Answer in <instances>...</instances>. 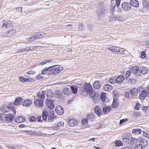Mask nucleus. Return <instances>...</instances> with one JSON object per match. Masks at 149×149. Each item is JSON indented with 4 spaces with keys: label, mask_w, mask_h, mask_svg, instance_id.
<instances>
[{
    "label": "nucleus",
    "mask_w": 149,
    "mask_h": 149,
    "mask_svg": "<svg viewBox=\"0 0 149 149\" xmlns=\"http://www.w3.org/2000/svg\"><path fill=\"white\" fill-rule=\"evenodd\" d=\"M45 93L43 91L40 92L37 95L38 99H36L34 102L35 104L37 107H41L43 106V100L45 98Z\"/></svg>",
    "instance_id": "nucleus-1"
},
{
    "label": "nucleus",
    "mask_w": 149,
    "mask_h": 149,
    "mask_svg": "<svg viewBox=\"0 0 149 149\" xmlns=\"http://www.w3.org/2000/svg\"><path fill=\"white\" fill-rule=\"evenodd\" d=\"M0 110L3 112H9L10 110L14 112L15 113V109L14 106L11 104H9L7 106L3 105L0 108Z\"/></svg>",
    "instance_id": "nucleus-2"
},
{
    "label": "nucleus",
    "mask_w": 149,
    "mask_h": 149,
    "mask_svg": "<svg viewBox=\"0 0 149 149\" xmlns=\"http://www.w3.org/2000/svg\"><path fill=\"white\" fill-rule=\"evenodd\" d=\"M109 50L116 54H123L124 53V48H120L116 46H109L108 47Z\"/></svg>",
    "instance_id": "nucleus-3"
},
{
    "label": "nucleus",
    "mask_w": 149,
    "mask_h": 149,
    "mask_svg": "<svg viewBox=\"0 0 149 149\" xmlns=\"http://www.w3.org/2000/svg\"><path fill=\"white\" fill-rule=\"evenodd\" d=\"M40 33L36 32L29 37L28 38V40L30 42L34 41L35 40L41 38L40 37Z\"/></svg>",
    "instance_id": "nucleus-4"
},
{
    "label": "nucleus",
    "mask_w": 149,
    "mask_h": 149,
    "mask_svg": "<svg viewBox=\"0 0 149 149\" xmlns=\"http://www.w3.org/2000/svg\"><path fill=\"white\" fill-rule=\"evenodd\" d=\"M84 89L85 92L87 93L91 94L92 92L93 88L90 83H85L84 85Z\"/></svg>",
    "instance_id": "nucleus-5"
},
{
    "label": "nucleus",
    "mask_w": 149,
    "mask_h": 149,
    "mask_svg": "<svg viewBox=\"0 0 149 149\" xmlns=\"http://www.w3.org/2000/svg\"><path fill=\"white\" fill-rule=\"evenodd\" d=\"M45 104L50 109H52L54 107V101L50 98H47L46 99Z\"/></svg>",
    "instance_id": "nucleus-6"
},
{
    "label": "nucleus",
    "mask_w": 149,
    "mask_h": 149,
    "mask_svg": "<svg viewBox=\"0 0 149 149\" xmlns=\"http://www.w3.org/2000/svg\"><path fill=\"white\" fill-rule=\"evenodd\" d=\"M123 141L126 144H129L131 141V136L130 135L127 134H124L122 136Z\"/></svg>",
    "instance_id": "nucleus-7"
},
{
    "label": "nucleus",
    "mask_w": 149,
    "mask_h": 149,
    "mask_svg": "<svg viewBox=\"0 0 149 149\" xmlns=\"http://www.w3.org/2000/svg\"><path fill=\"white\" fill-rule=\"evenodd\" d=\"M97 13L98 14L99 19H100L102 17L105 15L106 13V11L105 9L101 8L97 10Z\"/></svg>",
    "instance_id": "nucleus-8"
},
{
    "label": "nucleus",
    "mask_w": 149,
    "mask_h": 149,
    "mask_svg": "<svg viewBox=\"0 0 149 149\" xmlns=\"http://www.w3.org/2000/svg\"><path fill=\"white\" fill-rule=\"evenodd\" d=\"M125 79V77L124 75H120L116 78V83L118 84H121L123 82Z\"/></svg>",
    "instance_id": "nucleus-9"
},
{
    "label": "nucleus",
    "mask_w": 149,
    "mask_h": 149,
    "mask_svg": "<svg viewBox=\"0 0 149 149\" xmlns=\"http://www.w3.org/2000/svg\"><path fill=\"white\" fill-rule=\"evenodd\" d=\"M121 6L122 8L125 11H128L131 8L129 3L127 2H123Z\"/></svg>",
    "instance_id": "nucleus-10"
},
{
    "label": "nucleus",
    "mask_w": 149,
    "mask_h": 149,
    "mask_svg": "<svg viewBox=\"0 0 149 149\" xmlns=\"http://www.w3.org/2000/svg\"><path fill=\"white\" fill-rule=\"evenodd\" d=\"M55 111L59 115H62L64 113V110L63 107L60 105H58L56 107Z\"/></svg>",
    "instance_id": "nucleus-11"
},
{
    "label": "nucleus",
    "mask_w": 149,
    "mask_h": 149,
    "mask_svg": "<svg viewBox=\"0 0 149 149\" xmlns=\"http://www.w3.org/2000/svg\"><path fill=\"white\" fill-rule=\"evenodd\" d=\"M138 87L137 88H134L130 90L129 91L130 94L132 96H135L137 95L138 93V90L140 89Z\"/></svg>",
    "instance_id": "nucleus-12"
},
{
    "label": "nucleus",
    "mask_w": 149,
    "mask_h": 149,
    "mask_svg": "<svg viewBox=\"0 0 149 149\" xmlns=\"http://www.w3.org/2000/svg\"><path fill=\"white\" fill-rule=\"evenodd\" d=\"M147 95L146 90H143L141 91L139 93V98L141 100H143L145 99Z\"/></svg>",
    "instance_id": "nucleus-13"
},
{
    "label": "nucleus",
    "mask_w": 149,
    "mask_h": 149,
    "mask_svg": "<svg viewBox=\"0 0 149 149\" xmlns=\"http://www.w3.org/2000/svg\"><path fill=\"white\" fill-rule=\"evenodd\" d=\"M25 118L23 116H19L15 118V122L18 123H22L25 121Z\"/></svg>",
    "instance_id": "nucleus-14"
},
{
    "label": "nucleus",
    "mask_w": 149,
    "mask_h": 149,
    "mask_svg": "<svg viewBox=\"0 0 149 149\" xmlns=\"http://www.w3.org/2000/svg\"><path fill=\"white\" fill-rule=\"evenodd\" d=\"M6 120L9 122L13 121L14 118V116L11 113L6 115Z\"/></svg>",
    "instance_id": "nucleus-15"
},
{
    "label": "nucleus",
    "mask_w": 149,
    "mask_h": 149,
    "mask_svg": "<svg viewBox=\"0 0 149 149\" xmlns=\"http://www.w3.org/2000/svg\"><path fill=\"white\" fill-rule=\"evenodd\" d=\"M16 33V31L14 29H12L8 32H6L4 35L6 37H10L13 36Z\"/></svg>",
    "instance_id": "nucleus-16"
},
{
    "label": "nucleus",
    "mask_w": 149,
    "mask_h": 149,
    "mask_svg": "<svg viewBox=\"0 0 149 149\" xmlns=\"http://www.w3.org/2000/svg\"><path fill=\"white\" fill-rule=\"evenodd\" d=\"M96 116L93 114L90 113L87 116V118L88 120L91 122L94 121L95 120Z\"/></svg>",
    "instance_id": "nucleus-17"
},
{
    "label": "nucleus",
    "mask_w": 149,
    "mask_h": 149,
    "mask_svg": "<svg viewBox=\"0 0 149 149\" xmlns=\"http://www.w3.org/2000/svg\"><path fill=\"white\" fill-rule=\"evenodd\" d=\"M139 70V67L137 66L133 67L131 68V70L133 74L137 77L139 76L137 75V73Z\"/></svg>",
    "instance_id": "nucleus-18"
},
{
    "label": "nucleus",
    "mask_w": 149,
    "mask_h": 149,
    "mask_svg": "<svg viewBox=\"0 0 149 149\" xmlns=\"http://www.w3.org/2000/svg\"><path fill=\"white\" fill-rule=\"evenodd\" d=\"M68 123L70 126L73 127L77 125V122L75 119H71L69 120Z\"/></svg>",
    "instance_id": "nucleus-19"
},
{
    "label": "nucleus",
    "mask_w": 149,
    "mask_h": 149,
    "mask_svg": "<svg viewBox=\"0 0 149 149\" xmlns=\"http://www.w3.org/2000/svg\"><path fill=\"white\" fill-rule=\"evenodd\" d=\"M130 5L134 7H137L139 6V3L136 0H131L130 1Z\"/></svg>",
    "instance_id": "nucleus-20"
},
{
    "label": "nucleus",
    "mask_w": 149,
    "mask_h": 149,
    "mask_svg": "<svg viewBox=\"0 0 149 149\" xmlns=\"http://www.w3.org/2000/svg\"><path fill=\"white\" fill-rule=\"evenodd\" d=\"M22 101V98L19 97H17L14 103V104L15 106H17L20 104Z\"/></svg>",
    "instance_id": "nucleus-21"
},
{
    "label": "nucleus",
    "mask_w": 149,
    "mask_h": 149,
    "mask_svg": "<svg viewBox=\"0 0 149 149\" xmlns=\"http://www.w3.org/2000/svg\"><path fill=\"white\" fill-rule=\"evenodd\" d=\"M95 112L99 116H100L102 113L100 108L98 106H96L94 108Z\"/></svg>",
    "instance_id": "nucleus-22"
},
{
    "label": "nucleus",
    "mask_w": 149,
    "mask_h": 149,
    "mask_svg": "<svg viewBox=\"0 0 149 149\" xmlns=\"http://www.w3.org/2000/svg\"><path fill=\"white\" fill-rule=\"evenodd\" d=\"M93 87L96 89H99L101 87L100 83L97 81H95L93 84Z\"/></svg>",
    "instance_id": "nucleus-23"
},
{
    "label": "nucleus",
    "mask_w": 149,
    "mask_h": 149,
    "mask_svg": "<svg viewBox=\"0 0 149 149\" xmlns=\"http://www.w3.org/2000/svg\"><path fill=\"white\" fill-rule=\"evenodd\" d=\"M47 115L48 121L53 120V119L56 117L54 115V112L53 111L50 112L49 114H47Z\"/></svg>",
    "instance_id": "nucleus-24"
},
{
    "label": "nucleus",
    "mask_w": 149,
    "mask_h": 149,
    "mask_svg": "<svg viewBox=\"0 0 149 149\" xmlns=\"http://www.w3.org/2000/svg\"><path fill=\"white\" fill-rule=\"evenodd\" d=\"M148 70L144 66H141L139 68V72L143 74H147L148 72Z\"/></svg>",
    "instance_id": "nucleus-25"
},
{
    "label": "nucleus",
    "mask_w": 149,
    "mask_h": 149,
    "mask_svg": "<svg viewBox=\"0 0 149 149\" xmlns=\"http://www.w3.org/2000/svg\"><path fill=\"white\" fill-rule=\"evenodd\" d=\"M103 88L104 91H109L112 89V87L111 85L109 84H106L104 85Z\"/></svg>",
    "instance_id": "nucleus-26"
},
{
    "label": "nucleus",
    "mask_w": 149,
    "mask_h": 149,
    "mask_svg": "<svg viewBox=\"0 0 149 149\" xmlns=\"http://www.w3.org/2000/svg\"><path fill=\"white\" fill-rule=\"evenodd\" d=\"M32 103L31 100H26L24 101L22 103L23 105L26 107H28L31 105Z\"/></svg>",
    "instance_id": "nucleus-27"
},
{
    "label": "nucleus",
    "mask_w": 149,
    "mask_h": 149,
    "mask_svg": "<svg viewBox=\"0 0 149 149\" xmlns=\"http://www.w3.org/2000/svg\"><path fill=\"white\" fill-rule=\"evenodd\" d=\"M143 148L146 147L148 146V143L147 141L145 139H143L141 140L140 142V144Z\"/></svg>",
    "instance_id": "nucleus-28"
},
{
    "label": "nucleus",
    "mask_w": 149,
    "mask_h": 149,
    "mask_svg": "<svg viewBox=\"0 0 149 149\" xmlns=\"http://www.w3.org/2000/svg\"><path fill=\"white\" fill-rule=\"evenodd\" d=\"M141 130L139 129H133L132 130V133L135 135L139 134L141 133Z\"/></svg>",
    "instance_id": "nucleus-29"
},
{
    "label": "nucleus",
    "mask_w": 149,
    "mask_h": 149,
    "mask_svg": "<svg viewBox=\"0 0 149 149\" xmlns=\"http://www.w3.org/2000/svg\"><path fill=\"white\" fill-rule=\"evenodd\" d=\"M72 93L74 94L77 93L78 88L77 87L74 86H72L70 87Z\"/></svg>",
    "instance_id": "nucleus-30"
},
{
    "label": "nucleus",
    "mask_w": 149,
    "mask_h": 149,
    "mask_svg": "<svg viewBox=\"0 0 149 149\" xmlns=\"http://www.w3.org/2000/svg\"><path fill=\"white\" fill-rule=\"evenodd\" d=\"M54 93L53 91L51 90H48L46 93L47 96L49 98L52 97L54 96Z\"/></svg>",
    "instance_id": "nucleus-31"
},
{
    "label": "nucleus",
    "mask_w": 149,
    "mask_h": 149,
    "mask_svg": "<svg viewBox=\"0 0 149 149\" xmlns=\"http://www.w3.org/2000/svg\"><path fill=\"white\" fill-rule=\"evenodd\" d=\"M111 110V108L107 106L104 107L102 109V111L104 113L109 112Z\"/></svg>",
    "instance_id": "nucleus-32"
},
{
    "label": "nucleus",
    "mask_w": 149,
    "mask_h": 149,
    "mask_svg": "<svg viewBox=\"0 0 149 149\" xmlns=\"http://www.w3.org/2000/svg\"><path fill=\"white\" fill-rule=\"evenodd\" d=\"M58 67L56 68V69L52 72V75L56 74L58 73L61 72V70L59 68V66Z\"/></svg>",
    "instance_id": "nucleus-33"
},
{
    "label": "nucleus",
    "mask_w": 149,
    "mask_h": 149,
    "mask_svg": "<svg viewBox=\"0 0 149 149\" xmlns=\"http://www.w3.org/2000/svg\"><path fill=\"white\" fill-rule=\"evenodd\" d=\"M47 116V111H43L42 113V119L45 120H46Z\"/></svg>",
    "instance_id": "nucleus-34"
},
{
    "label": "nucleus",
    "mask_w": 149,
    "mask_h": 149,
    "mask_svg": "<svg viewBox=\"0 0 149 149\" xmlns=\"http://www.w3.org/2000/svg\"><path fill=\"white\" fill-rule=\"evenodd\" d=\"M7 147L10 149H20L22 148L21 146H7Z\"/></svg>",
    "instance_id": "nucleus-35"
},
{
    "label": "nucleus",
    "mask_w": 149,
    "mask_h": 149,
    "mask_svg": "<svg viewBox=\"0 0 149 149\" xmlns=\"http://www.w3.org/2000/svg\"><path fill=\"white\" fill-rule=\"evenodd\" d=\"M63 93L66 95H69L70 94L69 89L67 88H65L63 91Z\"/></svg>",
    "instance_id": "nucleus-36"
},
{
    "label": "nucleus",
    "mask_w": 149,
    "mask_h": 149,
    "mask_svg": "<svg viewBox=\"0 0 149 149\" xmlns=\"http://www.w3.org/2000/svg\"><path fill=\"white\" fill-rule=\"evenodd\" d=\"M29 50H31V49H30L29 47H26L24 49H22L18 51V53H21L22 52L24 53V51L29 52Z\"/></svg>",
    "instance_id": "nucleus-37"
},
{
    "label": "nucleus",
    "mask_w": 149,
    "mask_h": 149,
    "mask_svg": "<svg viewBox=\"0 0 149 149\" xmlns=\"http://www.w3.org/2000/svg\"><path fill=\"white\" fill-rule=\"evenodd\" d=\"M62 95V93L59 91L57 90L55 91V95L57 97H60Z\"/></svg>",
    "instance_id": "nucleus-38"
},
{
    "label": "nucleus",
    "mask_w": 149,
    "mask_h": 149,
    "mask_svg": "<svg viewBox=\"0 0 149 149\" xmlns=\"http://www.w3.org/2000/svg\"><path fill=\"white\" fill-rule=\"evenodd\" d=\"M130 140L131 141L129 144H130L131 145H132L133 144H135L137 143V139H136L131 137Z\"/></svg>",
    "instance_id": "nucleus-39"
},
{
    "label": "nucleus",
    "mask_w": 149,
    "mask_h": 149,
    "mask_svg": "<svg viewBox=\"0 0 149 149\" xmlns=\"http://www.w3.org/2000/svg\"><path fill=\"white\" fill-rule=\"evenodd\" d=\"M88 120L87 118L83 119L81 121V123L84 126H86L88 124Z\"/></svg>",
    "instance_id": "nucleus-40"
},
{
    "label": "nucleus",
    "mask_w": 149,
    "mask_h": 149,
    "mask_svg": "<svg viewBox=\"0 0 149 149\" xmlns=\"http://www.w3.org/2000/svg\"><path fill=\"white\" fill-rule=\"evenodd\" d=\"M6 115H5L3 113H1L0 114L1 120L2 121H3L6 120Z\"/></svg>",
    "instance_id": "nucleus-41"
},
{
    "label": "nucleus",
    "mask_w": 149,
    "mask_h": 149,
    "mask_svg": "<svg viewBox=\"0 0 149 149\" xmlns=\"http://www.w3.org/2000/svg\"><path fill=\"white\" fill-rule=\"evenodd\" d=\"M131 71L130 70H127L126 72V73L125 74V79H127L129 77H130V75L131 74Z\"/></svg>",
    "instance_id": "nucleus-42"
},
{
    "label": "nucleus",
    "mask_w": 149,
    "mask_h": 149,
    "mask_svg": "<svg viewBox=\"0 0 149 149\" xmlns=\"http://www.w3.org/2000/svg\"><path fill=\"white\" fill-rule=\"evenodd\" d=\"M109 82L111 84H113L116 83V78L113 77H112L109 79Z\"/></svg>",
    "instance_id": "nucleus-43"
},
{
    "label": "nucleus",
    "mask_w": 149,
    "mask_h": 149,
    "mask_svg": "<svg viewBox=\"0 0 149 149\" xmlns=\"http://www.w3.org/2000/svg\"><path fill=\"white\" fill-rule=\"evenodd\" d=\"M109 19L110 21L115 20L116 19V17L115 15L111 13L109 17Z\"/></svg>",
    "instance_id": "nucleus-44"
},
{
    "label": "nucleus",
    "mask_w": 149,
    "mask_h": 149,
    "mask_svg": "<svg viewBox=\"0 0 149 149\" xmlns=\"http://www.w3.org/2000/svg\"><path fill=\"white\" fill-rule=\"evenodd\" d=\"M115 144L117 147L121 146L123 145V143L120 141H115Z\"/></svg>",
    "instance_id": "nucleus-45"
},
{
    "label": "nucleus",
    "mask_w": 149,
    "mask_h": 149,
    "mask_svg": "<svg viewBox=\"0 0 149 149\" xmlns=\"http://www.w3.org/2000/svg\"><path fill=\"white\" fill-rule=\"evenodd\" d=\"M23 132L24 134L27 135H31L33 134V132L31 131H24Z\"/></svg>",
    "instance_id": "nucleus-46"
},
{
    "label": "nucleus",
    "mask_w": 149,
    "mask_h": 149,
    "mask_svg": "<svg viewBox=\"0 0 149 149\" xmlns=\"http://www.w3.org/2000/svg\"><path fill=\"white\" fill-rule=\"evenodd\" d=\"M136 81V80L134 78H131L128 80V82L130 84L135 83Z\"/></svg>",
    "instance_id": "nucleus-47"
},
{
    "label": "nucleus",
    "mask_w": 149,
    "mask_h": 149,
    "mask_svg": "<svg viewBox=\"0 0 149 149\" xmlns=\"http://www.w3.org/2000/svg\"><path fill=\"white\" fill-rule=\"evenodd\" d=\"M106 94L105 93H102L101 95V100L103 102H104L106 100Z\"/></svg>",
    "instance_id": "nucleus-48"
},
{
    "label": "nucleus",
    "mask_w": 149,
    "mask_h": 149,
    "mask_svg": "<svg viewBox=\"0 0 149 149\" xmlns=\"http://www.w3.org/2000/svg\"><path fill=\"white\" fill-rule=\"evenodd\" d=\"M37 119L36 117L33 116H32L29 118V120L31 122H33L36 121Z\"/></svg>",
    "instance_id": "nucleus-49"
},
{
    "label": "nucleus",
    "mask_w": 149,
    "mask_h": 149,
    "mask_svg": "<svg viewBox=\"0 0 149 149\" xmlns=\"http://www.w3.org/2000/svg\"><path fill=\"white\" fill-rule=\"evenodd\" d=\"M141 105L139 103H137L134 108L135 110H139L141 108Z\"/></svg>",
    "instance_id": "nucleus-50"
},
{
    "label": "nucleus",
    "mask_w": 149,
    "mask_h": 149,
    "mask_svg": "<svg viewBox=\"0 0 149 149\" xmlns=\"http://www.w3.org/2000/svg\"><path fill=\"white\" fill-rule=\"evenodd\" d=\"M143 148L140 144H138L136 146L135 149H143Z\"/></svg>",
    "instance_id": "nucleus-51"
},
{
    "label": "nucleus",
    "mask_w": 149,
    "mask_h": 149,
    "mask_svg": "<svg viewBox=\"0 0 149 149\" xmlns=\"http://www.w3.org/2000/svg\"><path fill=\"white\" fill-rule=\"evenodd\" d=\"M19 80L21 82H26V78H25L22 77H19Z\"/></svg>",
    "instance_id": "nucleus-52"
},
{
    "label": "nucleus",
    "mask_w": 149,
    "mask_h": 149,
    "mask_svg": "<svg viewBox=\"0 0 149 149\" xmlns=\"http://www.w3.org/2000/svg\"><path fill=\"white\" fill-rule=\"evenodd\" d=\"M117 104L114 100H113L112 104V107L113 108H116L117 107Z\"/></svg>",
    "instance_id": "nucleus-53"
},
{
    "label": "nucleus",
    "mask_w": 149,
    "mask_h": 149,
    "mask_svg": "<svg viewBox=\"0 0 149 149\" xmlns=\"http://www.w3.org/2000/svg\"><path fill=\"white\" fill-rule=\"evenodd\" d=\"M130 94V93L129 91H126L125 92V97H127V98H128L130 97V96H129Z\"/></svg>",
    "instance_id": "nucleus-54"
},
{
    "label": "nucleus",
    "mask_w": 149,
    "mask_h": 149,
    "mask_svg": "<svg viewBox=\"0 0 149 149\" xmlns=\"http://www.w3.org/2000/svg\"><path fill=\"white\" fill-rule=\"evenodd\" d=\"M146 54L145 51L142 52L141 53V57L143 58L146 57Z\"/></svg>",
    "instance_id": "nucleus-55"
},
{
    "label": "nucleus",
    "mask_w": 149,
    "mask_h": 149,
    "mask_svg": "<svg viewBox=\"0 0 149 149\" xmlns=\"http://www.w3.org/2000/svg\"><path fill=\"white\" fill-rule=\"evenodd\" d=\"M143 135L145 137H148L149 136V134L147 133L146 132L144 131H143Z\"/></svg>",
    "instance_id": "nucleus-56"
},
{
    "label": "nucleus",
    "mask_w": 149,
    "mask_h": 149,
    "mask_svg": "<svg viewBox=\"0 0 149 149\" xmlns=\"http://www.w3.org/2000/svg\"><path fill=\"white\" fill-rule=\"evenodd\" d=\"M52 61V60H50V61L45 60V61H43L41 62L40 63V64H41L42 65H43L49 62L50 61Z\"/></svg>",
    "instance_id": "nucleus-57"
},
{
    "label": "nucleus",
    "mask_w": 149,
    "mask_h": 149,
    "mask_svg": "<svg viewBox=\"0 0 149 149\" xmlns=\"http://www.w3.org/2000/svg\"><path fill=\"white\" fill-rule=\"evenodd\" d=\"M127 120V119H123L120 120V125L123 124V122L126 121Z\"/></svg>",
    "instance_id": "nucleus-58"
},
{
    "label": "nucleus",
    "mask_w": 149,
    "mask_h": 149,
    "mask_svg": "<svg viewBox=\"0 0 149 149\" xmlns=\"http://www.w3.org/2000/svg\"><path fill=\"white\" fill-rule=\"evenodd\" d=\"M143 5L145 7H146L149 9V3L147 2L143 3Z\"/></svg>",
    "instance_id": "nucleus-59"
},
{
    "label": "nucleus",
    "mask_w": 149,
    "mask_h": 149,
    "mask_svg": "<svg viewBox=\"0 0 149 149\" xmlns=\"http://www.w3.org/2000/svg\"><path fill=\"white\" fill-rule=\"evenodd\" d=\"M78 28L80 30H82L83 29L84 27L82 24L79 23V24Z\"/></svg>",
    "instance_id": "nucleus-60"
},
{
    "label": "nucleus",
    "mask_w": 149,
    "mask_h": 149,
    "mask_svg": "<svg viewBox=\"0 0 149 149\" xmlns=\"http://www.w3.org/2000/svg\"><path fill=\"white\" fill-rule=\"evenodd\" d=\"M40 33V37H41V38H44L45 36V34L46 33H43V32H41Z\"/></svg>",
    "instance_id": "nucleus-61"
},
{
    "label": "nucleus",
    "mask_w": 149,
    "mask_h": 149,
    "mask_svg": "<svg viewBox=\"0 0 149 149\" xmlns=\"http://www.w3.org/2000/svg\"><path fill=\"white\" fill-rule=\"evenodd\" d=\"M115 8V6H111L110 9V12L111 13L113 14V12Z\"/></svg>",
    "instance_id": "nucleus-62"
},
{
    "label": "nucleus",
    "mask_w": 149,
    "mask_h": 149,
    "mask_svg": "<svg viewBox=\"0 0 149 149\" xmlns=\"http://www.w3.org/2000/svg\"><path fill=\"white\" fill-rule=\"evenodd\" d=\"M7 24L6 22L5 23H3V24L2 25L1 27L3 29H5L6 28H7Z\"/></svg>",
    "instance_id": "nucleus-63"
},
{
    "label": "nucleus",
    "mask_w": 149,
    "mask_h": 149,
    "mask_svg": "<svg viewBox=\"0 0 149 149\" xmlns=\"http://www.w3.org/2000/svg\"><path fill=\"white\" fill-rule=\"evenodd\" d=\"M120 0H116V4L117 7H118L120 3Z\"/></svg>",
    "instance_id": "nucleus-64"
}]
</instances>
